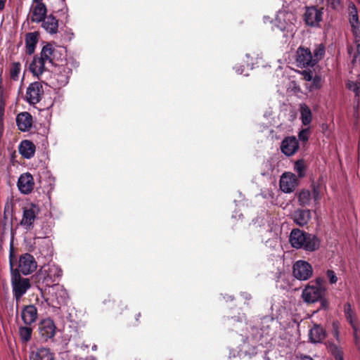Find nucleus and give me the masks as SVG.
I'll return each instance as SVG.
<instances>
[{
    "label": "nucleus",
    "instance_id": "f257e3e1",
    "mask_svg": "<svg viewBox=\"0 0 360 360\" xmlns=\"http://www.w3.org/2000/svg\"><path fill=\"white\" fill-rule=\"evenodd\" d=\"M290 243L295 248H303L309 252L317 250L320 245V241L315 236L299 229L292 230L290 235Z\"/></svg>",
    "mask_w": 360,
    "mask_h": 360
},
{
    "label": "nucleus",
    "instance_id": "f03ea898",
    "mask_svg": "<svg viewBox=\"0 0 360 360\" xmlns=\"http://www.w3.org/2000/svg\"><path fill=\"white\" fill-rule=\"evenodd\" d=\"M46 290L47 293L46 300L53 307L59 308L60 306L65 304L68 299L67 291L63 285L59 284L48 286Z\"/></svg>",
    "mask_w": 360,
    "mask_h": 360
},
{
    "label": "nucleus",
    "instance_id": "7ed1b4c3",
    "mask_svg": "<svg viewBox=\"0 0 360 360\" xmlns=\"http://www.w3.org/2000/svg\"><path fill=\"white\" fill-rule=\"evenodd\" d=\"M325 287H319L314 284H308L302 290V297L303 300L307 303H314L321 301L323 306L325 305L326 301L323 300L325 296Z\"/></svg>",
    "mask_w": 360,
    "mask_h": 360
},
{
    "label": "nucleus",
    "instance_id": "20e7f679",
    "mask_svg": "<svg viewBox=\"0 0 360 360\" xmlns=\"http://www.w3.org/2000/svg\"><path fill=\"white\" fill-rule=\"evenodd\" d=\"M40 212L38 205L29 203L22 207V216L20 221V225L26 230H30L34 226V223Z\"/></svg>",
    "mask_w": 360,
    "mask_h": 360
},
{
    "label": "nucleus",
    "instance_id": "39448f33",
    "mask_svg": "<svg viewBox=\"0 0 360 360\" xmlns=\"http://www.w3.org/2000/svg\"><path fill=\"white\" fill-rule=\"evenodd\" d=\"M62 275L60 267L54 264H49L42 266L39 273V280H42L46 285L51 286Z\"/></svg>",
    "mask_w": 360,
    "mask_h": 360
},
{
    "label": "nucleus",
    "instance_id": "423d86ee",
    "mask_svg": "<svg viewBox=\"0 0 360 360\" xmlns=\"http://www.w3.org/2000/svg\"><path fill=\"white\" fill-rule=\"evenodd\" d=\"M292 274L297 279L307 281L311 277L313 269L309 262L304 260H298L293 264Z\"/></svg>",
    "mask_w": 360,
    "mask_h": 360
},
{
    "label": "nucleus",
    "instance_id": "0eeeda50",
    "mask_svg": "<svg viewBox=\"0 0 360 360\" xmlns=\"http://www.w3.org/2000/svg\"><path fill=\"white\" fill-rule=\"evenodd\" d=\"M11 283L14 295L17 300H20L30 287L29 279L22 278L19 273L13 274Z\"/></svg>",
    "mask_w": 360,
    "mask_h": 360
},
{
    "label": "nucleus",
    "instance_id": "6e6552de",
    "mask_svg": "<svg viewBox=\"0 0 360 360\" xmlns=\"http://www.w3.org/2000/svg\"><path fill=\"white\" fill-rule=\"evenodd\" d=\"M298 186V180L296 176L291 172L283 173L280 179V188L285 193H290L294 191Z\"/></svg>",
    "mask_w": 360,
    "mask_h": 360
},
{
    "label": "nucleus",
    "instance_id": "1a4fd4ad",
    "mask_svg": "<svg viewBox=\"0 0 360 360\" xmlns=\"http://www.w3.org/2000/svg\"><path fill=\"white\" fill-rule=\"evenodd\" d=\"M37 262L32 255L25 254L20 257L18 271L24 275L32 273L37 269Z\"/></svg>",
    "mask_w": 360,
    "mask_h": 360
},
{
    "label": "nucleus",
    "instance_id": "9d476101",
    "mask_svg": "<svg viewBox=\"0 0 360 360\" xmlns=\"http://www.w3.org/2000/svg\"><path fill=\"white\" fill-rule=\"evenodd\" d=\"M47 8L44 3L32 2L29 18L33 22L39 23L46 16Z\"/></svg>",
    "mask_w": 360,
    "mask_h": 360
},
{
    "label": "nucleus",
    "instance_id": "9b49d317",
    "mask_svg": "<svg viewBox=\"0 0 360 360\" xmlns=\"http://www.w3.org/2000/svg\"><path fill=\"white\" fill-rule=\"evenodd\" d=\"M44 90L40 82H36L30 84L26 92V100L30 104H36L41 100Z\"/></svg>",
    "mask_w": 360,
    "mask_h": 360
},
{
    "label": "nucleus",
    "instance_id": "f8f14e48",
    "mask_svg": "<svg viewBox=\"0 0 360 360\" xmlns=\"http://www.w3.org/2000/svg\"><path fill=\"white\" fill-rule=\"evenodd\" d=\"M295 18L290 13L279 12L276 17L278 27L282 31L292 32L293 31V20Z\"/></svg>",
    "mask_w": 360,
    "mask_h": 360
},
{
    "label": "nucleus",
    "instance_id": "ddd939ff",
    "mask_svg": "<svg viewBox=\"0 0 360 360\" xmlns=\"http://www.w3.org/2000/svg\"><path fill=\"white\" fill-rule=\"evenodd\" d=\"M323 8L318 9L315 6L307 8L304 13L306 23L310 26H317L322 20Z\"/></svg>",
    "mask_w": 360,
    "mask_h": 360
},
{
    "label": "nucleus",
    "instance_id": "4468645a",
    "mask_svg": "<svg viewBox=\"0 0 360 360\" xmlns=\"http://www.w3.org/2000/svg\"><path fill=\"white\" fill-rule=\"evenodd\" d=\"M296 61L300 67L314 66L312 53L308 48L299 47L296 53Z\"/></svg>",
    "mask_w": 360,
    "mask_h": 360
},
{
    "label": "nucleus",
    "instance_id": "2eb2a0df",
    "mask_svg": "<svg viewBox=\"0 0 360 360\" xmlns=\"http://www.w3.org/2000/svg\"><path fill=\"white\" fill-rule=\"evenodd\" d=\"M298 149L299 143L295 136H288L281 142V150L287 156L294 155Z\"/></svg>",
    "mask_w": 360,
    "mask_h": 360
},
{
    "label": "nucleus",
    "instance_id": "dca6fc26",
    "mask_svg": "<svg viewBox=\"0 0 360 360\" xmlns=\"http://www.w3.org/2000/svg\"><path fill=\"white\" fill-rule=\"evenodd\" d=\"M34 185L33 177L30 173H24L18 179V187L22 193L28 194L31 193Z\"/></svg>",
    "mask_w": 360,
    "mask_h": 360
},
{
    "label": "nucleus",
    "instance_id": "f3484780",
    "mask_svg": "<svg viewBox=\"0 0 360 360\" xmlns=\"http://www.w3.org/2000/svg\"><path fill=\"white\" fill-rule=\"evenodd\" d=\"M292 218L297 226H304L311 219V212L308 209H297L293 212Z\"/></svg>",
    "mask_w": 360,
    "mask_h": 360
},
{
    "label": "nucleus",
    "instance_id": "a211bd4d",
    "mask_svg": "<svg viewBox=\"0 0 360 360\" xmlns=\"http://www.w3.org/2000/svg\"><path fill=\"white\" fill-rule=\"evenodd\" d=\"M40 56L47 64L52 65L54 60L58 58V51L52 44H47L43 47Z\"/></svg>",
    "mask_w": 360,
    "mask_h": 360
},
{
    "label": "nucleus",
    "instance_id": "6ab92c4d",
    "mask_svg": "<svg viewBox=\"0 0 360 360\" xmlns=\"http://www.w3.org/2000/svg\"><path fill=\"white\" fill-rule=\"evenodd\" d=\"M47 65L41 56H35L30 63L29 69L34 76L39 77L46 70Z\"/></svg>",
    "mask_w": 360,
    "mask_h": 360
},
{
    "label": "nucleus",
    "instance_id": "aec40b11",
    "mask_svg": "<svg viewBox=\"0 0 360 360\" xmlns=\"http://www.w3.org/2000/svg\"><path fill=\"white\" fill-rule=\"evenodd\" d=\"M56 331L55 324L51 319H46L41 321L39 326V332L45 339L51 338L54 336Z\"/></svg>",
    "mask_w": 360,
    "mask_h": 360
},
{
    "label": "nucleus",
    "instance_id": "412c9836",
    "mask_svg": "<svg viewBox=\"0 0 360 360\" xmlns=\"http://www.w3.org/2000/svg\"><path fill=\"white\" fill-rule=\"evenodd\" d=\"M16 123L20 131H27L32 125V117L29 112H21L16 117Z\"/></svg>",
    "mask_w": 360,
    "mask_h": 360
},
{
    "label": "nucleus",
    "instance_id": "4be33fe9",
    "mask_svg": "<svg viewBox=\"0 0 360 360\" xmlns=\"http://www.w3.org/2000/svg\"><path fill=\"white\" fill-rule=\"evenodd\" d=\"M21 316L26 325H30L37 319V310L33 305L26 306L22 310Z\"/></svg>",
    "mask_w": 360,
    "mask_h": 360
},
{
    "label": "nucleus",
    "instance_id": "5701e85b",
    "mask_svg": "<svg viewBox=\"0 0 360 360\" xmlns=\"http://www.w3.org/2000/svg\"><path fill=\"white\" fill-rule=\"evenodd\" d=\"M42 27L50 34H56L58 32V22L53 15H46L42 20Z\"/></svg>",
    "mask_w": 360,
    "mask_h": 360
},
{
    "label": "nucleus",
    "instance_id": "b1692460",
    "mask_svg": "<svg viewBox=\"0 0 360 360\" xmlns=\"http://www.w3.org/2000/svg\"><path fill=\"white\" fill-rule=\"evenodd\" d=\"M344 312L347 320L349 322L351 326L354 329V335L357 338V331L359 330L357 321L355 318V314L352 309L349 303H347L344 307Z\"/></svg>",
    "mask_w": 360,
    "mask_h": 360
},
{
    "label": "nucleus",
    "instance_id": "393cba45",
    "mask_svg": "<svg viewBox=\"0 0 360 360\" xmlns=\"http://www.w3.org/2000/svg\"><path fill=\"white\" fill-rule=\"evenodd\" d=\"M20 153L25 158H32L35 152L34 144L28 140H25L21 142L19 146Z\"/></svg>",
    "mask_w": 360,
    "mask_h": 360
},
{
    "label": "nucleus",
    "instance_id": "a878e982",
    "mask_svg": "<svg viewBox=\"0 0 360 360\" xmlns=\"http://www.w3.org/2000/svg\"><path fill=\"white\" fill-rule=\"evenodd\" d=\"M30 358L32 360H53V354L49 349L44 347L32 352Z\"/></svg>",
    "mask_w": 360,
    "mask_h": 360
},
{
    "label": "nucleus",
    "instance_id": "bb28decb",
    "mask_svg": "<svg viewBox=\"0 0 360 360\" xmlns=\"http://www.w3.org/2000/svg\"><path fill=\"white\" fill-rule=\"evenodd\" d=\"M37 37V32H29L25 36L26 53L29 55H32L35 51L38 41Z\"/></svg>",
    "mask_w": 360,
    "mask_h": 360
},
{
    "label": "nucleus",
    "instance_id": "cd10ccee",
    "mask_svg": "<svg viewBox=\"0 0 360 360\" xmlns=\"http://www.w3.org/2000/svg\"><path fill=\"white\" fill-rule=\"evenodd\" d=\"M326 337L323 329L319 326H314L309 332V339L314 343L321 342Z\"/></svg>",
    "mask_w": 360,
    "mask_h": 360
},
{
    "label": "nucleus",
    "instance_id": "c85d7f7f",
    "mask_svg": "<svg viewBox=\"0 0 360 360\" xmlns=\"http://www.w3.org/2000/svg\"><path fill=\"white\" fill-rule=\"evenodd\" d=\"M300 120L302 124L309 125L312 120V113L309 108L305 105H300Z\"/></svg>",
    "mask_w": 360,
    "mask_h": 360
},
{
    "label": "nucleus",
    "instance_id": "c756f323",
    "mask_svg": "<svg viewBox=\"0 0 360 360\" xmlns=\"http://www.w3.org/2000/svg\"><path fill=\"white\" fill-rule=\"evenodd\" d=\"M297 195L298 203L300 206L305 207L310 205L312 198L309 191L303 189L300 191Z\"/></svg>",
    "mask_w": 360,
    "mask_h": 360
},
{
    "label": "nucleus",
    "instance_id": "7c9ffc66",
    "mask_svg": "<svg viewBox=\"0 0 360 360\" xmlns=\"http://www.w3.org/2000/svg\"><path fill=\"white\" fill-rule=\"evenodd\" d=\"M349 23L351 25V27L352 28V32L356 38L360 39V30H359V18L357 15V12L356 10H354L350 13V18H349Z\"/></svg>",
    "mask_w": 360,
    "mask_h": 360
},
{
    "label": "nucleus",
    "instance_id": "2f4dec72",
    "mask_svg": "<svg viewBox=\"0 0 360 360\" xmlns=\"http://www.w3.org/2000/svg\"><path fill=\"white\" fill-rule=\"evenodd\" d=\"M55 79H56V86L57 88H60L62 86H65L68 83L69 77L68 75V73L65 70L63 71V72H60L58 74H56L55 75Z\"/></svg>",
    "mask_w": 360,
    "mask_h": 360
},
{
    "label": "nucleus",
    "instance_id": "473e14b6",
    "mask_svg": "<svg viewBox=\"0 0 360 360\" xmlns=\"http://www.w3.org/2000/svg\"><path fill=\"white\" fill-rule=\"evenodd\" d=\"M347 88L354 93L355 97L359 96V86H360V79H357L355 81L349 79L346 83Z\"/></svg>",
    "mask_w": 360,
    "mask_h": 360
},
{
    "label": "nucleus",
    "instance_id": "72a5a7b5",
    "mask_svg": "<svg viewBox=\"0 0 360 360\" xmlns=\"http://www.w3.org/2000/svg\"><path fill=\"white\" fill-rule=\"evenodd\" d=\"M324 53L325 49L322 44H319L316 47L312 55L314 65L323 58Z\"/></svg>",
    "mask_w": 360,
    "mask_h": 360
},
{
    "label": "nucleus",
    "instance_id": "f704fd0d",
    "mask_svg": "<svg viewBox=\"0 0 360 360\" xmlns=\"http://www.w3.org/2000/svg\"><path fill=\"white\" fill-rule=\"evenodd\" d=\"M21 70V65L20 63H13L10 70L11 78L13 80H18L19 79L20 73Z\"/></svg>",
    "mask_w": 360,
    "mask_h": 360
},
{
    "label": "nucleus",
    "instance_id": "c9c22d12",
    "mask_svg": "<svg viewBox=\"0 0 360 360\" xmlns=\"http://www.w3.org/2000/svg\"><path fill=\"white\" fill-rule=\"evenodd\" d=\"M32 330L30 327L22 326L19 328V334L21 340L24 342H27L31 338Z\"/></svg>",
    "mask_w": 360,
    "mask_h": 360
},
{
    "label": "nucleus",
    "instance_id": "e433bc0d",
    "mask_svg": "<svg viewBox=\"0 0 360 360\" xmlns=\"http://www.w3.org/2000/svg\"><path fill=\"white\" fill-rule=\"evenodd\" d=\"M323 195L322 190L319 186L314 185L312 187L311 198L314 201L316 205H319L320 200Z\"/></svg>",
    "mask_w": 360,
    "mask_h": 360
},
{
    "label": "nucleus",
    "instance_id": "4c0bfd02",
    "mask_svg": "<svg viewBox=\"0 0 360 360\" xmlns=\"http://www.w3.org/2000/svg\"><path fill=\"white\" fill-rule=\"evenodd\" d=\"M294 170L297 173L298 176L302 178L305 175V165L302 160L295 162L294 165Z\"/></svg>",
    "mask_w": 360,
    "mask_h": 360
},
{
    "label": "nucleus",
    "instance_id": "58836bf2",
    "mask_svg": "<svg viewBox=\"0 0 360 360\" xmlns=\"http://www.w3.org/2000/svg\"><path fill=\"white\" fill-rule=\"evenodd\" d=\"M310 129L309 128H305L302 129L298 134L299 140L304 143H306L309 138Z\"/></svg>",
    "mask_w": 360,
    "mask_h": 360
},
{
    "label": "nucleus",
    "instance_id": "ea45409f",
    "mask_svg": "<svg viewBox=\"0 0 360 360\" xmlns=\"http://www.w3.org/2000/svg\"><path fill=\"white\" fill-rule=\"evenodd\" d=\"M311 82H312L311 84L310 85L309 87H308L310 91L321 88V79L320 77H319V76L314 77Z\"/></svg>",
    "mask_w": 360,
    "mask_h": 360
},
{
    "label": "nucleus",
    "instance_id": "a19ab883",
    "mask_svg": "<svg viewBox=\"0 0 360 360\" xmlns=\"http://www.w3.org/2000/svg\"><path fill=\"white\" fill-rule=\"evenodd\" d=\"M330 350L335 356L336 360H342V352L340 348L335 345H331Z\"/></svg>",
    "mask_w": 360,
    "mask_h": 360
},
{
    "label": "nucleus",
    "instance_id": "79ce46f5",
    "mask_svg": "<svg viewBox=\"0 0 360 360\" xmlns=\"http://www.w3.org/2000/svg\"><path fill=\"white\" fill-rule=\"evenodd\" d=\"M326 275L330 283L334 284L338 281V278L333 271L328 270L326 272Z\"/></svg>",
    "mask_w": 360,
    "mask_h": 360
},
{
    "label": "nucleus",
    "instance_id": "37998d69",
    "mask_svg": "<svg viewBox=\"0 0 360 360\" xmlns=\"http://www.w3.org/2000/svg\"><path fill=\"white\" fill-rule=\"evenodd\" d=\"M320 4H323L324 0H318ZM327 4L333 8H336L340 4V0H326Z\"/></svg>",
    "mask_w": 360,
    "mask_h": 360
},
{
    "label": "nucleus",
    "instance_id": "c03bdc74",
    "mask_svg": "<svg viewBox=\"0 0 360 360\" xmlns=\"http://www.w3.org/2000/svg\"><path fill=\"white\" fill-rule=\"evenodd\" d=\"M302 75L305 81L311 82L314 79L313 72L311 71L303 70Z\"/></svg>",
    "mask_w": 360,
    "mask_h": 360
},
{
    "label": "nucleus",
    "instance_id": "a18cd8bd",
    "mask_svg": "<svg viewBox=\"0 0 360 360\" xmlns=\"http://www.w3.org/2000/svg\"><path fill=\"white\" fill-rule=\"evenodd\" d=\"M324 283V278L322 277H318L316 278L314 281H311L309 283V284H314V285L319 286V287H324L323 286Z\"/></svg>",
    "mask_w": 360,
    "mask_h": 360
},
{
    "label": "nucleus",
    "instance_id": "49530a36",
    "mask_svg": "<svg viewBox=\"0 0 360 360\" xmlns=\"http://www.w3.org/2000/svg\"><path fill=\"white\" fill-rule=\"evenodd\" d=\"M6 0H0V10L2 11L6 4Z\"/></svg>",
    "mask_w": 360,
    "mask_h": 360
},
{
    "label": "nucleus",
    "instance_id": "de8ad7c7",
    "mask_svg": "<svg viewBox=\"0 0 360 360\" xmlns=\"http://www.w3.org/2000/svg\"><path fill=\"white\" fill-rule=\"evenodd\" d=\"M10 265H11V269L12 275H13L14 274V271H13V262L11 259L10 260ZM15 273H18L17 271V269H15Z\"/></svg>",
    "mask_w": 360,
    "mask_h": 360
},
{
    "label": "nucleus",
    "instance_id": "09e8293b",
    "mask_svg": "<svg viewBox=\"0 0 360 360\" xmlns=\"http://www.w3.org/2000/svg\"><path fill=\"white\" fill-rule=\"evenodd\" d=\"M300 360H313V359L308 356H304L300 358Z\"/></svg>",
    "mask_w": 360,
    "mask_h": 360
},
{
    "label": "nucleus",
    "instance_id": "8fccbe9b",
    "mask_svg": "<svg viewBox=\"0 0 360 360\" xmlns=\"http://www.w3.org/2000/svg\"><path fill=\"white\" fill-rule=\"evenodd\" d=\"M333 327H334V328H335V335L336 336V338H337V339H338V331H337V329H336V328H335V324L333 325Z\"/></svg>",
    "mask_w": 360,
    "mask_h": 360
},
{
    "label": "nucleus",
    "instance_id": "3c124183",
    "mask_svg": "<svg viewBox=\"0 0 360 360\" xmlns=\"http://www.w3.org/2000/svg\"><path fill=\"white\" fill-rule=\"evenodd\" d=\"M42 1L43 0H32V2H34V3H43Z\"/></svg>",
    "mask_w": 360,
    "mask_h": 360
},
{
    "label": "nucleus",
    "instance_id": "603ef678",
    "mask_svg": "<svg viewBox=\"0 0 360 360\" xmlns=\"http://www.w3.org/2000/svg\"><path fill=\"white\" fill-rule=\"evenodd\" d=\"M236 72L238 73V74H242L243 73V70H240L239 69H237L236 70Z\"/></svg>",
    "mask_w": 360,
    "mask_h": 360
}]
</instances>
